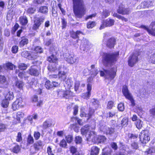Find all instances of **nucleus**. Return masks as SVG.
I'll return each instance as SVG.
<instances>
[{"instance_id": "52", "label": "nucleus", "mask_w": 155, "mask_h": 155, "mask_svg": "<svg viewBox=\"0 0 155 155\" xmlns=\"http://www.w3.org/2000/svg\"><path fill=\"white\" fill-rule=\"evenodd\" d=\"M17 101H15L12 104V107L14 110H16L18 108L19 106L18 105L17 103Z\"/></svg>"}, {"instance_id": "62", "label": "nucleus", "mask_w": 155, "mask_h": 155, "mask_svg": "<svg viewBox=\"0 0 155 155\" xmlns=\"http://www.w3.org/2000/svg\"><path fill=\"white\" fill-rule=\"evenodd\" d=\"M15 101H17L18 102L17 103V104L19 106H22L21 104L23 102L22 97H18V98H17L16 100Z\"/></svg>"}, {"instance_id": "9", "label": "nucleus", "mask_w": 155, "mask_h": 155, "mask_svg": "<svg viewBox=\"0 0 155 155\" xmlns=\"http://www.w3.org/2000/svg\"><path fill=\"white\" fill-rule=\"evenodd\" d=\"M142 28L146 30L148 33L151 35L155 36V22H152L148 28L145 26H142Z\"/></svg>"}, {"instance_id": "64", "label": "nucleus", "mask_w": 155, "mask_h": 155, "mask_svg": "<svg viewBox=\"0 0 155 155\" xmlns=\"http://www.w3.org/2000/svg\"><path fill=\"white\" fill-rule=\"evenodd\" d=\"M112 150L110 149L107 150L106 151L102 153L103 155H111Z\"/></svg>"}, {"instance_id": "54", "label": "nucleus", "mask_w": 155, "mask_h": 155, "mask_svg": "<svg viewBox=\"0 0 155 155\" xmlns=\"http://www.w3.org/2000/svg\"><path fill=\"white\" fill-rule=\"evenodd\" d=\"M117 108L119 110L123 111L124 109V104L121 103L119 104L118 105Z\"/></svg>"}, {"instance_id": "34", "label": "nucleus", "mask_w": 155, "mask_h": 155, "mask_svg": "<svg viewBox=\"0 0 155 155\" xmlns=\"http://www.w3.org/2000/svg\"><path fill=\"white\" fill-rule=\"evenodd\" d=\"M34 51L36 53H37L38 55V53H41L43 52V49L40 46H37L35 47L34 49Z\"/></svg>"}, {"instance_id": "55", "label": "nucleus", "mask_w": 155, "mask_h": 155, "mask_svg": "<svg viewBox=\"0 0 155 155\" xmlns=\"http://www.w3.org/2000/svg\"><path fill=\"white\" fill-rule=\"evenodd\" d=\"M22 140V137H21V134L20 132H18V133L16 137V141L18 142H20Z\"/></svg>"}, {"instance_id": "35", "label": "nucleus", "mask_w": 155, "mask_h": 155, "mask_svg": "<svg viewBox=\"0 0 155 155\" xmlns=\"http://www.w3.org/2000/svg\"><path fill=\"white\" fill-rule=\"evenodd\" d=\"M96 23L94 21H90L87 23V27L88 28H91L96 25Z\"/></svg>"}, {"instance_id": "46", "label": "nucleus", "mask_w": 155, "mask_h": 155, "mask_svg": "<svg viewBox=\"0 0 155 155\" xmlns=\"http://www.w3.org/2000/svg\"><path fill=\"white\" fill-rule=\"evenodd\" d=\"M27 141L28 143L29 144H32L34 142V140L32 137L31 135H29L28 136L27 138Z\"/></svg>"}, {"instance_id": "27", "label": "nucleus", "mask_w": 155, "mask_h": 155, "mask_svg": "<svg viewBox=\"0 0 155 155\" xmlns=\"http://www.w3.org/2000/svg\"><path fill=\"white\" fill-rule=\"evenodd\" d=\"M112 15L114 17H116L118 19L121 20L122 21H124L125 22L127 21V18H125L123 16L117 14V13H113L112 12Z\"/></svg>"}, {"instance_id": "23", "label": "nucleus", "mask_w": 155, "mask_h": 155, "mask_svg": "<svg viewBox=\"0 0 155 155\" xmlns=\"http://www.w3.org/2000/svg\"><path fill=\"white\" fill-rule=\"evenodd\" d=\"M71 36L73 38H79V36L80 34H82V33L80 31H77L76 32L73 31L70 32Z\"/></svg>"}, {"instance_id": "40", "label": "nucleus", "mask_w": 155, "mask_h": 155, "mask_svg": "<svg viewBox=\"0 0 155 155\" xmlns=\"http://www.w3.org/2000/svg\"><path fill=\"white\" fill-rule=\"evenodd\" d=\"M38 97H33L32 99L33 102H37V106H40L42 104V101L41 100H39L38 99Z\"/></svg>"}, {"instance_id": "17", "label": "nucleus", "mask_w": 155, "mask_h": 155, "mask_svg": "<svg viewBox=\"0 0 155 155\" xmlns=\"http://www.w3.org/2000/svg\"><path fill=\"white\" fill-rule=\"evenodd\" d=\"M122 92L125 97H132L131 94L129 92L127 87L126 85L123 86Z\"/></svg>"}, {"instance_id": "1", "label": "nucleus", "mask_w": 155, "mask_h": 155, "mask_svg": "<svg viewBox=\"0 0 155 155\" xmlns=\"http://www.w3.org/2000/svg\"><path fill=\"white\" fill-rule=\"evenodd\" d=\"M119 55L118 51L112 53H104L103 56V62L106 67H109L107 69H103L100 71L101 76H104L105 79L110 81L113 80L115 77L117 71V68L114 66H112L113 64L117 60Z\"/></svg>"}, {"instance_id": "11", "label": "nucleus", "mask_w": 155, "mask_h": 155, "mask_svg": "<svg viewBox=\"0 0 155 155\" xmlns=\"http://www.w3.org/2000/svg\"><path fill=\"white\" fill-rule=\"evenodd\" d=\"M117 12L122 15L128 14L129 13L130 10L128 8H124L123 5H121L117 9Z\"/></svg>"}, {"instance_id": "53", "label": "nucleus", "mask_w": 155, "mask_h": 155, "mask_svg": "<svg viewBox=\"0 0 155 155\" xmlns=\"http://www.w3.org/2000/svg\"><path fill=\"white\" fill-rule=\"evenodd\" d=\"M19 68L21 70H25L27 68V65L24 63L20 64L18 65Z\"/></svg>"}, {"instance_id": "63", "label": "nucleus", "mask_w": 155, "mask_h": 155, "mask_svg": "<svg viewBox=\"0 0 155 155\" xmlns=\"http://www.w3.org/2000/svg\"><path fill=\"white\" fill-rule=\"evenodd\" d=\"M18 76L21 78H25L26 77L25 72L23 71L20 72L18 74Z\"/></svg>"}, {"instance_id": "3", "label": "nucleus", "mask_w": 155, "mask_h": 155, "mask_svg": "<svg viewBox=\"0 0 155 155\" xmlns=\"http://www.w3.org/2000/svg\"><path fill=\"white\" fill-rule=\"evenodd\" d=\"M74 14L76 18H81L85 14L84 0H72Z\"/></svg>"}, {"instance_id": "39", "label": "nucleus", "mask_w": 155, "mask_h": 155, "mask_svg": "<svg viewBox=\"0 0 155 155\" xmlns=\"http://www.w3.org/2000/svg\"><path fill=\"white\" fill-rule=\"evenodd\" d=\"M128 119L127 117H125L122 119L121 121V125L122 127L126 126L128 124Z\"/></svg>"}, {"instance_id": "56", "label": "nucleus", "mask_w": 155, "mask_h": 155, "mask_svg": "<svg viewBox=\"0 0 155 155\" xmlns=\"http://www.w3.org/2000/svg\"><path fill=\"white\" fill-rule=\"evenodd\" d=\"M110 14V12L107 10H104L103 11V16L104 18L108 16Z\"/></svg>"}, {"instance_id": "24", "label": "nucleus", "mask_w": 155, "mask_h": 155, "mask_svg": "<svg viewBox=\"0 0 155 155\" xmlns=\"http://www.w3.org/2000/svg\"><path fill=\"white\" fill-rule=\"evenodd\" d=\"M99 129L100 130L104 133H106L108 128L106 125L102 123H100L99 125Z\"/></svg>"}, {"instance_id": "43", "label": "nucleus", "mask_w": 155, "mask_h": 155, "mask_svg": "<svg viewBox=\"0 0 155 155\" xmlns=\"http://www.w3.org/2000/svg\"><path fill=\"white\" fill-rule=\"evenodd\" d=\"M20 149L19 146L18 145H16L14 147L12 150V151L15 153H18Z\"/></svg>"}, {"instance_id": "8", "label": "nucleus", "mask_w": 155, "mask_h": 155, "mask_svg": "<svg viewBox=\"0 0 155 155\" xmlns=\"http://www.w3.org/2000/svg\"><path fill=\"white\" fill-rule=\"evenodd\" d=\"M64 58L67 62L70 64H73L78 61V58L73 54L65 55Z\"/></svg>"}, {"instance_id": "33", "label": "nucleus", "mask_w": 155, "mask_h": 155, "mask_svg": "<svg viewBox=\"0 0 155 155\" xmlns=\"http://www.w3.org/2000/svg\"><path fill=\"white\" fill-rule=\"evenodd\" d=\"M72 85V81L70 79H68L65 81V84L64 86L67 87L68 88L70 89Z\"/></svg>"}, {"instance_id": "5", "label": "nucleus", "mask_w": 155, "mask_h": 155, "mask_svg": "<svg viewBox=\"0 0 155 155\" xmlns=\"http://www.w3.org/2000/svg\"><path fill=\"white\" fill-rule=\"evenodd\" d=\"M139 137L141 143H146L150 140L149 131L147 130H142L139 134Z\"/></svg>"}, {"instance_id": "6", "label": "nucleus", "mask_w": 155, "mask_h": 155, "mask_svg": "<svg viewBox=\"0 0 155 155\" xmlns=\"http://www.w3.org/2000/svg\"><path fill=\"white\" fill-rule=\"evenodd\" d=\"M140 55L139 51L134 52L132 55L130 56L128 60V64L129 66L133 67L138 61V56Z\"/></svg>"}, {"instance_id": "22", "label": "nucleus", "mask_w": 155, "mask_h": 155, "mask_svg": "<svg viewBox=\"0 0 155 155\" xmlns=\"http://www.w3.org/2000/svg\"><path fill=\"white\" fill-rule=\"evenodd\" d=\"M59 78L61 81H64L66 78V73L64 71H59L58 74Z\"/></svg>"}, {"instance_id": "26", "label": "nucleus", "mask_w": 155, "mask_h": 155, "mask_svg": "<svg viewBox=\"0 0 155 155\" xmlns=\"http://www.w3.org/2000/svg\"><path fill=\"white\" fill-rule=\"evenodd\" d=\"M38 56L37 53L35 52H32L31 53H29V55L28 57V59L30 60H35L36 59Z\"/></svg>"}, {"instance_id": "60", "label": "nucleus", "mask_w": 155, "mask_h": 155, "mask_svg": "<svg viewBox=\"0 0 155 155\" xmlns=\"http://www.w3.org/2000/svg\"><path fill=\"white\" fill-rule=\"evenodd\" d=\"M34 136L36 140H38L40 137V134L38 132H35Z\"/></svg>"}, {"instance_id": "38", "label": "nucleus", "mask_w": 155, "mask_h": 155, "mask_svg": "<svg viewBox=\"0 0 155 155\" xmlns=\"http://www.w3.org/2000/svg\"><path fill=\"white\" fill-rule=\"evenodd\" d=\"M52 83L49 80H47L45 84V86L46 88L48 89H49L52 88Z\"/></svg>"}, {"instance_id": "49", "label": "nucleus", "mask_w": 155, "mask_h": 155, "mask_svg": "<svg viewBox=\"0 0 155 155\" xmlns=\"http://www.w3.org/2000/svg\"><path fill=\"white\" fill-rule=\"evenodd\" d=\"M21 55L24 58H25L28 59V57L29 55V53L28 51H23L21 53Z\"/></svg>"}, {"instance_id": "18", "label": "nucleus", "mask_w": 155, "mask_h": 155, "mask_svg": "<svg viewBox=\"0 0 155 155\" xmlns=\"http://www.w3.org/2000/svg\"><path fill=\"white\" fill-rule=\"evenodd\" d=\"M84 43H86V44L81 45L80 46V48L84 51L88 50L90 49L91 46L89 42L86 40Z\"/></svg>"}, {"instance_id": "20", "label": "nucleus", "mask_w": 155, "mask_h": 155, "mask_svg": "<svg viewBox=\"0 0 155 155\" xmlns=\"http://www.w3.org/2000/svg\"><path fill=\"white\" fill-rule=\"evenodd\" d=\"M99 149L96 146H93L91 149V155H97L99 152Z\"/></svg>"}, {"instance_id": "48", "label": "nucleus", "mask_w": 155, "mask_h": 155, "mask_svg": "<svg viewBox=\"0 0 155 155\" xmlns=\"http://www.w3.org/2000/svg\"><path fill=\"white\" fill-rule=\"evenodd\" d=\"M75 141L77 144H80L82 141V138L80 136H77L75 138Z\"/></svg>"}, {"instance_id": "32", "label": "nucleus", "mask_w": 155, "mask_h": 155, "mask_svg": "<svg viewBox=\"0 0 155 155\" xmlns=\"http://www.w3.org/2000/svg\"><path fill=\"white\" fill-rule=\"evenodd\" d=\"M24 85V84L23 82L21 81H17L15 83V86L20 89H22Z\"/></svg>"}, {"instance_id": "16", "label": "nucleus", "mask_w": 155, "mask_h": 155, "mask_svg": "<svg viewBox=\"0 0 155 155\" xmlns=\"http://www.w3.org/2000/svg\"><path fill=\"white\" fill-rule=\"evenodd\" d=\"M116 44V40L114 38L109 39L107 42V46L109 48H112Z\"/></svg>"}, {"instance_id": "61", "label": "nucleus", "mask_w": 155, "mask_h": 155, "mask_svg": "<svg viewBox=\"0 0 155 155\" xmlns=\"http://www.w3.org/2000/svg\"><path fill=\"white\" fill-rule=\"evenodd\" d=\"M113 104L114 102L113 101H109L107 105V109H111L113 106Z\"/></svg>"}, {"instance_id": "37", "label": "nucleus", "mask_w": 155, "mask_h": 155, "mask_svg": "<svg viewBox=\"0 0 155 155\" xmlns=\"http://www.w3.org/2000/svg\"><path fill=\"white\" fill-rule=\"evenodd\" d=\"M92 85L88 84L87 85V92L86 94L87 97H89L91 96V90Z\"/></svg>"}, {"instance_id": "4", "label": "nucleus", "mask_w": 155, "mask_h": 155, "mask_svg": "<svg viewBox=\"0 0 155 155\" xmlns=\"http://www.w3.org/2000/svg\"><path fill=\"white\" fill-rule=\"evenodd\" d=\"M57 60L56 57L53 55H52L47 58V60L52 63V64H49L48 67V69L50 71L52 72L57 70L56 63Z\"/></svg>"}, {"instance_id": "44", "label": "nucleus", "mask_w": 155, "mask_h": 155, "mask_svg": "<svg viewBox=\"0 0 155 155\" xmlns=\"http://www.w3.org/2000/svg\"><path fill=\"white\" fill-rule=\"evenodd\" d=\"M65 139L67 142L68 143H70L73 141V137L72 135H69L66 137Z\"/></svg>"}, {"instance_id": "10", "label": "nucleus", "mask_w": 155, "mask_h": 155, "mask_svg": "<svg viewBox=\"0 0 155 155\" xmlns=\"http://www.w3.org/2000/svg\"><path fill=\"white\" fill-rule=\"evenodd\" d=\"M45 18L44 17H40L36 18L34 21V24L33 25L32 28L36 30L41 25V22H43Z\"/></svg>"}, {"instance_id": "41", "label": "nucleus", "mask_w": 155, "mask_h": 155, "mask_svg": "<svg viewBox=\"0 0 155 155\" xmlns=\"http://www.w3.org/2000/svg\"><path fill=\"white\" fill-rule=\"evenodd\" d=\"M115 132V129L111 127H108L105 134H113Z\"/></svg>"}, {"instance_id": "51", "label": "nucleus", "mask_w": 155, "mask_h": 155, "mask_svg": "<svg viewBox=\"0 0 155 155\" xmlns=\"http://www.w3.org/2000/svg\"><path fill=\"white\" fill-rule=\"evenodd\" d=\"M60 146L62 147L66 148L67 146V144L66 141L64 139L61 140L60 143Z\"/></svg>"}, {"instance_id": "50", "label": "nucleus", "mask_w": 155, "mask_h": 155, "mask_svg": "<svg viewBox=\"0 0 155 155\" xmlns=\"http://www.w3.org/2000/svg\"><path fill=\"white\" fill-rule=\"evenodd\" d=\"M7 126L6 124L0 123V132H3L6 129Z\"/></svg>"}, {"instance_id": "47", "label": "nucleus", "mask_w": 155, "mask_h": 155, "mask_svg": "<svg viewBox=\"0 0 155 155\" xmlns=\"http://www.w3.org/2000/svg\"><path fill=\"white\" fill-rule=\"evenodd\" d=\"M24 114L22 112H18L17 113V119L18 121L20 120L21 118H23Z\"/></svg>"}, {"instance_id": "30", "label": "nucleus", "mask_w": 155, "mask_h": 155, "mask_svg": "<svg viewBox=\"0 0 155 155\" xmlns=\"http://www.w3.org/2000/svg\"><path fill=\"white\" fill-rule=\"evenodd\" d=\"M39 12L42 13L47 14L48 12V8L46 6L40 7L39 9Z\"/></svg>"}, {"instance_id": "19", "label": "nucleus", "mask_w": 155, "mask_h": 155, "mask_svg": "<svg viewBox=\"0 0 155 155\" xmlns=\"http://www.w3.org/2000/svg\"><path fill=\"white\" fill-rule=\"evenodd\" d=\"M20 24L22 25H25L28 22L27 18L25 16H21L19 19Z\"/></svg>"}, {"instance_id": "45", "label": "nucleus", "mask_w": 155, "mask_h": 155, "mask_svg": "<svg viewBox=\"0 0 155 155\" xmlns=\"http://www.w3.org/2000/svg\"><path fill=\"white\" fill-rule=\"evenodd\" d=\"M6 82V78L4 75H0V84H4Z\"/></svg>"}, {"instance_id": "14", "label": "nucleus", "mask_w": 155, "mask_h": 155, "mask_svg": "<svg viewBox=\"0 0 155 155\" xmlns=\"http://www.w3.org/2000/svg\"><path fill=\"white\" fill-rule=\"evenodd\" d=\"M63 94V97H65L68 96V97H74V94L72 92L69 91H60L58 92V96H61V94Z\"/></svg>"}, {"instance_id": "57", "label": "nucleus", "mask_w": 155, "mask_h": 155, "mask_svg": "<svg viewBox=\"0 0 155 155\" xmlns=\"http://www.w3.org/2000/svg\"><path fill=\"white\" fill-rule=\"evenodd\" d=\"M131 147L133 149L137 150L139 147L138 143L137 142H134L131 144Z\"/></svg>"}, {"instance_id": "7", "label": "nucleus", "mask_w": 155, "mask_h": 155, "mask_svg": "<svg viewBox=\"0 0 155 155\" xmlns=\"http://www.w3.org/2000/svg\"><path fill=\"white\" fill-rule=\"evenodd\" d=\"M114 20L110 18H108L102 21V24L100 28V29L101 30L105 27H110L114 25Z\"/></svg>"}, {"instance_id": "31", "label": "nucleus", "mask_w": 155, "mask_h": 155, "mask_svg": "<svg viewBox=\"0 0 155 155\" xmlns=\"http://www.w3.org/2000/svg\"><path fill=\"white\" fill-rule=\"evenodd\" d=\"M149 61L153 64H155V51L153 52L149 56Z\"/></svg>"}, {"instance_id": "36", "label": "nucleus", "mask_w": 155, "mask_h": 155, "mask_svg": "<svg viewBox=\"0 0 155 155\" xmlns=\"http://www.w3.org/2000/svg\"><path fill=\"white\" fill-rule=\"evenodd\" d=\"M94 112V109H93L91 108H90L89 109L88 113L87 114V120L90 119L92 116L93 115V114Z\"/></svg>"}, {"instance_id": "13", "label": "nucleus", "mask_w": 155, "mask_h": 155, "mask_svg": "<svg viewBox=\"0 0 155 155\" xmlns=\"http://www.w3.org/2000/svg\"><path fill=\"white\" fill-rule=\"evenodd\" d=\"M44 145L45 144L43 141L39 140L34 144L33 147L35 150L37 151L42 148Z\"/></svg>"}, {"instance_id": "21", "label": "nucleus", "mask_w": 155, "mask_h": 155, "mask_svg": "<svg viewBox=\"0 0 155 155\" xmlns=\"http://www.w3.org/2000/svg\"><path fill=\"white\" fill-rule=\"evenodd\" d=\"M28 42V39L25 37H23L21 38V40L19 42V46L20 47H23L25 45H27Z\"/></svg>"}, {"instance_id": "15", "label": "nucleus", "mask_w": 155, "mask_h": 155, "mask_svg": "<svg viewBox=\"0 0 155 155\" xmlns=\"http://www.w3.org/2000/svg\"><path fill=\"white\" fill-rule=\"evenodd\" d=\"M13 97H5V98L3 99L1 103V105L2 106L5 108H7L9 105V101L12 100Z\"/></svg>"}, {"instance_id": "58", "label": "nucleus", "mask_w": 155, "mask_h": 155, "mask_svg": "<svg viewBox=\"0 0 155 155\" xmlns=\"http://www.w3.org/2000/svg\"><path fill=\"white\" fill-rule=\"evenodd\" d=\"M36 9L33 8H30L28 9L27 11V12L29 14H33L34 13Z\"/></svg>"}, {"instance_id": "28", "label": "nucleus", "mask_w": 155, "mask_h": 155, "mask_svg": "<svg viewBox=\"0 0 155 155\" xmlns=\"http://www.w3.org/2000/svg\"><path fill=\"white\" fill-rule=\"evenodd\" d=\"M55 150L50 146H48L47 148V152L48 155H54Z\"/></svg>"}, {"instance_id": "59", "label": "nucleus", "mask_w": 155, "mask_h": 155, "mask_svg": "<svg viewBox=\"0 0 155 155\" xmlns=\"http://www.w3.org/2000/svg\"><path fill=\"white\" fill-rule=\"evenodd\" d=\"M18 50V47L17 46H13L12 48V51L13 53L15 54L17 52Z\"/></svg>"}, {"instance_id": "29", "label": "nucleus", "mask_w": 155, "mask_h": 155, "mask_svg": "<svg viewBox=\"0 0 155 155\" xmlns=\"http://www.w3.org/2000/svg\"><path fill=\"white\" fill-rule=\"evenodd\" d=\"M143 124V121L140 119L137 120L135 122V124L136 127L138 129H140L142 127Z\"/></svg>"}, {"instance_id": "42", "label": "nucleus", "mask_w": 155, "mask_h": 155, "mask_svg": "<svg viewBox=\"0 0 155 155\" xmlns=\"http://www.w3.org/2000/svg\"><path fill=\"white\" fill-rule=\"evenodd\" d=\"M6 67L8 69L13 70L15 68V66L11 63H8L5 64Z\"/></svg>"}, {"instance_id": "2", "label": "nucleus", "mask_w": 155, "mask_h": 155, "mask_svg": "<svg viewBox=\"0 0 155 155\" xmlns=\"http://www.w3.org/2000/svg\"><path fill=\"white\" fill-rule=\"evenodd\" d=\"M89 126H85L81 129V133L83 135H85L86 140L87 141H91L94 143H104L106 141V138L104 136H99L97 137H96L95 132L94 131H91Z\"/></svg>"}, {"instance_id": "12", "label": "nucleus", "mask_w": 155, "mask_h": 155, "mask_svg": "<svg viewBox=\"0 0 155 155\" xmlns=\"http://www.w3.org/2000/svg\"><path fill=\"white\" fill-rule=\"evenodd\" d=\"M29 72L30 75L35 76H38L39 74V71L37 69V67L35 65L31 67L29 70Z\"/></svg>"}, {"instance_id": "25", "label": "nucleus", "mask_w": 155, "mask_h": 155, "mask_svg": "<svg viewBox=\"0 0 155 155\" xmlns=\"http://www.w3.org/2000/svg\"><path fill=\"white\" fill-rule=\"evenodd\" d=\"M52 124L50 120H48L45 121L43 123L42 127L44 129H46L47 128L50 127Z\"/></svg>"}]
</instances>
